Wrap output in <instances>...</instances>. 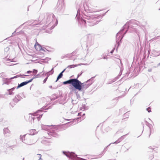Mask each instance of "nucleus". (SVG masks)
I'll return each instance as SVG.
<instances>
[{"instance_id": "f257e3e1", "label": "nucleus", "mask_w": 160, "mask_h": 160, "mask_svg": "<svg viewBox=\"0 0 160 160\" xmlns=\"http://www.w3.org/2000/svg\"><path fill=\"white\" fill-rule=\"evenodd\" d=\"M80 10L78 9L76 18L78 20L79 25H80L81 27L82 28L86 27V24L87 23L90 26H92L98 24L99 21H98L97 19L99 17H100V15H91L88 13H84L83 19L80 18Z\"/></svg>"}, {"instance_id": "f03ea898", "label": "nucleus", "mask_w": 160, "mask_h": 160, "mask_svg": "<svg viewBox=\"0 0 160 160\" xmlns=\"http://www.w3.org/2000/svg\"><path fill=\"white\" fill-rule=\"evenodd\" d=\"M95 77H92L87 81L82 83L78 80H77L75 88L79 91L84 92L93 82V80Z\"/></svg>"}, {"instance_id": "7ed1b4c3", "label": "nucleus", "mask_w": 160, "mask_h": 160, "mask_svg": "<svg viewBox=\"0 0 160 160\" xmlns=\"http://www.w3.org/2000/svg\"><path fill=\"white\" fill-rule=\"evenodd\" d=\"M20 139L23 142L28 145H32L35 143L37 140L34 138L32 137L29 134H26L20 136Z\"/></svg>"}, {"instance_id": "20e7f679", "label": "nucleus", "mask_w": 160, "mask_h": 160, "mask_svg": "<svg viewBox=\"0 0 160 160\" xmlns=\"http://www.w3.org/2000/svg\"><path fill=\"white\" fill-rule=\"evenodd\" d=\"M133 25H137L139 26V22L135 20H130L128 22H127L126 24L123 26L122 30H124L126 28L128 29L125 32L126 33L128 30H129L133 28L134 27Z\"/></svg>"}, {"instance_id": "39448f33", "label": "nucleus", "mask_w": 160, "mask_h": 160, "mask_svg": "<svg viewBox=\"0 0 160 160\" xmlns=\"http://www.w3.org/2000/svg\"><path fill=\"white\" fill-rule=\"evenodd\" d=\"M142 31V29L141 27H138V28H133L129 30H128L131 32H135L138 35V39L140 41V36L141 32Z\"/></svg>"}, {"instance_id": "423d86ee", "label": "nucleus", "mask_w": 160, "mask_h": 160, "mask_svg": "<svg viewBox=\"0 0 160 160\" xmlns=\"http://www.w3.org/2000/svg\"><path fill=\"white\" fill-rule=\"evenodd\" d=\"M77 78L71 79L69 80L63 82V83L64 85L70 84L75 88L76 87Z\"/></svg>"}, {"instance_id": "0eeeda50", "label": "nucleus", "mask_w": 160, "mask_h": 160, "mask_svg": "<svg viewBox=\"0 0 160 160\" xmlns=\"http://www.w3.org/2000/svg\"><path fill=\"white\" fill-rule=\"evenodd\" d=\"M122 30V29L119 32H118L117 34V35H116V43L117 44L118 47L119 46V42L120 41H121V40H122V39L123 38V37L124 36V34H126L125 33L124 34V35L121 38L120 37V36H122L121 34H120V35L119 36H118L120 34V32H122V31H123V30Z\"/></svg>"}, {"instance_id": "6e6552de", "label": "nucleus", "mask_w": 160, "mask_h": 160, "mask_svg": "<svg viewBox=\"0 0 160 160\" xmlns=\"http://www.w3.org/2000/svg\"><path fill=\"white\" fill-rule=\"evenodd\" d=\"M84 7L85 12H84L83 14L84 13H88L91 15H96L94 14V12L92 11L93 10L91 8L89 7L88 5H86Z\"/></svg>"}, {"instance_id": "1a4fd4ad", "label": "nucleus", "mask_w": 160, "mask_h": 160, "mask_svg": "<svg viewBox=\"0 0 160 160\" xmlns=\"http://www.w3.org/2000/svg\"><path fill=\"white\" fill-rule=\"evenodd\" d=\"M41 112V110H38L35 113H34V115L33 116H32L31 117V119H32L33 121H34V119L36 118H37L38 119V121H39L40 119V117H42V114L41 115L40 114L39 117H35V116H36L37 115H38L37 113H38V112Z\"/></svg>"}, {"instance_id": "9d476101", "label": "nucleus", "mask_w": 160, "mask_h": 160, "mask_svg": "<svg viewBox=\"0 0 160 160\" xmlns=\"http://www.w3.org/2000/svg\"><path fill=\"white\" fill-rule=\"evenodd\" d=\"M32 80L33 79H31L28 81H26L22 82L20 84H18V86L17 87V89H18V88L22 87L28 84V83L31 82L32 81Z\"/></svg>"}, {"instance_id": "9b49d317", "label": "nucleus", "mask_w": 160, "mask_h": 160, "mask_svg": "<svg viewBox=\"0 0 160 160\" xmlns=\"http://www.w3.org/2000/svg\"><path fill=\"white\" fill-rule=\"evenodd\" d=\"M54 15L52 13L48 14L47 16V18L46 21V23H50L53 20Z\"/></svg>"}, {"instance_id": "f8f14e48", "label": "nucleus", "mask_w": 160, "mask_h": 160, "mask_svg": "<svg viewBox=\"0 0 160 160\" xmlns=\"http://www.w3.org/2000/svg\"><path fill=\"white\" fill-rule=\"evenodd\" d=\"M17 77V76H15L11 78L10 79H8L7 78H3L2 81L3 82V83L2 84V85H3L4 84H8L9 83L8 80L12 79L14 78H16Z\"/></svg>"}, {"instance_id": "ddd939ff", "label": "nucleus", "mask_w": 160, "mask_h": 160, "mask_svg": "<svg viewBox=\"0 0 160 160\" xmlns=\"http://www.w3.org/2000/svg\"><path fill=\"white\" fill-rule=\"evenodd\" d=\"M32 21H28V22H25L22 25H22L24 24H25L27 23H28L27 24V25L28 26H29V25L34 26V25H37L38 24L36 23V22H37L35 20V21H33L32 22H31Z\"/></svg>"}, {"instance_id": "4468645a", "label": "nucleus", "mask_w": 160, "mask_h": 160, "mask_svg": "<svg viewBox=\"0 0 160 160\" xmlns=\"http://www.w3.org/2000/svg\"><path fill=\"white\" fill-rule=\"evenodd\" d=\"M124 136H122L121 137L117 140L116 141L114 142L111 143L109 145H108L107 146V147L109 146L112 143H113V144L115 143V144H117L120 142L124 139V137H123Z\"/></svg>"}, {"instance_id": "2eb2a0df", "label": "nucleus", "mask_w": 160, "mask_h": 160, "mask_svg": "<svg viewBox=\"0 0 160 160\" xmlns=\"http://www.w3.org/2000/svg\"><path fill=\"white\" fill-rule=\"evenodd\" d=\"M48 135H50L54 137H58L59 136V135L58 133H57L56 132H49V133H48Z\"/></svg>"}, {"instance_id": "dca6fc26", "label": "nucleus", "mask_w": 160, "mask_h": 160, "mask_svg": "<svg viewBox=\"0 0 160 160\" xmlns=\"http://www.w3.org/2000/svg\"><path fill=\"white\" fill-rule=\"evenodd\" d=\"M3 132L6 136H8V134L10 133V131L8 128H5L3 129Z\"/></svg>"}, {"instance_id": "f3484780", "label": "nucleus", "mask_w": 160, "mask_h": 160, "mask_svg": "<svg viewBox=\"0 0 160 160\" xmlns=\"http://www.w3.org/2000/svg\"><path fill=\"white\" fill-rule=\"evenodd\" d=\"M37 46H38V47H39V49L40 50H42V51H45L41 47V46L40 45V44H39L37 42L35 45V48L36 49H38V48H37Z\"/></svg>"}, {"instance_id": "a211bd4d", "label": "nucleus", "mask_w": 160, "mask_h": 160, "mask_svg": "<svg viewBox=\"0 0 160 160\" xmlns=\"http://www.w3.org/2000/svg\"><path fill=\"white\" fill-rule=\"evenodd\" d=\"M15 87H13L11 89L8 90V94L10 95H13L14 93L12 92L15 89Z\"/></svg>"}, {"instance_id": "6ab92c4d", "label": "nucleus", "mask_w": 160, "mask_h": 160, "mask_svg": "<svg viewBox=\"0 0 160 160\" xmlns=\"http://www.w3.org/2000/svg\"><path fill=\"white\" fill-rule=\"evenodd\" d=\"M37 133L35 129H32L30 131V134H29L30 135H33Z\"/></svg>"}, {"instance_id": "aec40b11", "label": "nucleus", "mask_w": 160, "mask_h": 160, "mask_svg": "<svg viewBox=\"0 0 160 160\" xmlns=\"http://www.w3.org/2000/svg\"><path fill=\"white\" fill-rule=\"evenodd\" d=\"M117 78H116L112 80H110L107 82V84H111L113 82H115L117 80Z\"/></svg>"}, {"instance_id": "412c9836", "label": "nucleus", "mask_w": 160, "mask_h": 160, "mask_svg": "<svg viewBox=\"0 0 160 160\" xmlns=\"http://www.w3.org/2000/svg\"><path fill=\"white\" fill-rule=\"evenodd\" d=\"M42 72H40L39 73L36 75L35 74H34L33 75L34 76V77L32 78V79H34V78H40L41 77V74Z\"/></svg>"}, {"instance_id": "4be33fe9", "label": "nucleus", "mask_w": 160, "mask_h": 160, "mask_svg": "<svg viewBox=\"0 0 160 160\" xmlns=\"http://www.w3.org/2000/svg\"><path fill=\"white\" fill-rule=\"evenodd\" d=\"M63 76V74L62 73H60L59 75L58 76L56 82H57L59 79L61 78Z\"/></svg>"}, {"instance_id": "5701e85b", "label": "nucleus", "mask_w": 160, "mask_h": 160, "mask_svg": "<svg viewBox=\"0 0 160 160\" xmlns=\"http://www.w3.org/2000/svg\"><path fill=\"white\" fill-rule=\"evenodd\" d=\"M78 65H74V64L71 65H70L68 66L66 68H67V69L68 68H74L75 67H76V66H78Z\"/></svg>"}, {"instance_id": "b1692460", "label": "nucleus", "mask_w": 160, "mask_h": 160, "mask_svg": "<svg viewBox=\"0 0 160 160\" xmlns=\"http://www.w3.org/2000/svg\"><path fill=\"white\" fill-rule=\"evenodd\" d=\"M16 97L19 101L21 100L22 98L19 95H17Z\"/></svg>"}, {"instance_id": "393cba45", "label": "nucleus", "mask_w": 160, "mask_h": 160, "mask_svg": "<svg viewBox=\"0 0 160 160\" xmlns=\"http://www.w3.org/2000/svg\"><path fill=\"white\" fill-rule=\"evenodd\" d=\"M13 101L14 102L16 103H17L19 101H18V100L17 99V98L16 97H15L13 99Z\"/></svg>"}, {"instance_id": "a878e982", "label": "nucleus", "mask_w": 160, "mask_h": 160, "mask_svg": "<svg viewBox=\"0 0 160 160\" xmlns=\"http://www.w3.org/2000/svg\"><path fill=\"white\" fill-rule=\"evenodd\" d=\"M32 72L34 73L35 75L38 72V70H37L33 69V71H32Z\"/></svg>"}, {"instance_id": "bb28decb", "label": "nucleus", "mask_w": 160, "mask_h": 160, "mask_svg": "<svg viewBox=\"0 0 160 160\" xmlns=\"http://www.w3.org/2000/svg\"><path fill=\"white\" fill-rule=\"evenodd\" d=\"M76 96H77V98L78 99H79L80 98V95L78 94V92H76Z\"/></svg>"}, {"instance_id": "cd10ccee", "label": "nucleus", "mask_w": 160, "mask_h": 160, "mask_svg": "<svg viewBox=\"0 0 160 160\" xmlns=\"http://www.w3.org/2000/svg\"><path fill=\"white\" fill-rule=\"evenodd\" d=\"M37 155L38 156L39 159H41L42 157V155L41 154H37Z\"/></svg>"}, {"instance_id": "c85d7f7f", "label": "nucleus", "mask_w": 160, "mask_h": 160, "mask_svg": "<svg viewBox=\"0 0 160 160\" xmlns=\"http://www.w3.org/2000/svg\"><path fill=\"white\" fill-rule=\"evenodd\" d=\"M147 110L148 111V112H151V108L150 107H148V108H147Z\"/></svg>"}, {"instance_id": "c756f323", "label": "nucleus", "mask_w": 160, "mask_h": 160, "mask_svg": "<svg viewBox=\"0 0 160 160\" xmlns=\"http://www.w3.org/2000/svg\"><path fill=\"white\" fill-rule=\"evenodd\" d=\"M48 77H46L45 79H44V80L43 81V83H45L46 81H47V79H48Z\"/></svg>"}, {"instance_id": "7c9ffc66", "label": "nucleus", "mask_w": 160, "mask_h": 160, "mask_svg": "<svg viewBox=\"0 0 160 160\" xmlns=\"http://www.w3.org/2000/svg\"><path fill=\"white\" fill-rule=\"evenodd\" d=\"M49 72H47L46 74L47 75V77H48V78L49 76L50 75V74L49 73Z\"/></svg>"}, {"instance_id": "2f4dec72", "label": "nucleus", "mask_w": 160, "mask_h": 160, "mask_svg": "<svg viewBox=\"0 0 160 160\" xmlns=\"http://www.w3.org/2000/svg\"><path fill=\"white\" fill-rule=\"evenodd\" d=\"M32 72V71H28L27 72V73L28 74H30Z\"/></svg>"}, {"instance_id": "473e14b6", "label": "nucleus", "mask_w": 160, "mask_h": 160, "mask_svg": "<svg viewBox=\"0 0 160 160\" xmlns=\"http://www.w3.org/2000/svg\"><path fill=\"white\" fill-rule=\"evenodd\" d=\"M13 59H12V60L10 59H7V61H10V62H13Z\"/></svg>"}, {"instance_id": "72a5a7b5", "label": "nucleus", "mask_w": 160, "mask_h": 160, "mask_svg": "<svg viewBox=\"0 0 160 160\" xmlns=\"http://www.w3.org/2000/svg\"><path fill=\"white\" fill-rule=\"evenodd\" d=\"M73 122H69L68 123H67V125H68L69 124H70V125L72 124Z\"/></svg>"}, {"instance_id": "f704fd0d", "label": "nucleus", "mask_w": 160, "mask_h": 160, "mask_svg": "<svg viewBox=\"0 0 160 160\" xmlns=\"http://www.w3.org/2000/svg\"><path fill=\"white\" fill-rule=\"evenodd\" d=\"M67 70V68H66L64 69L61 73H62V74L65 72V71Z\"/></svg>"}, {"instance_id": "c9c22d12", "label": "nucleus", "mask_w": 160, "mask_h": 160, "mask_svg": "<svg viewBox=\"0 0 160 160\" xmlns=\"http://www.w3.org/2000/svg\"><path fill=\"white\" fill-rule=\"evenodd\" d=\"M114 48L112 50V51L110 52V53H112L114 52Z\"/></svg>"}, {"instance_id": "e433bc0d", "label": "nucleus", "mask_w": 160, "mask_h": 160, "mask_svg": "<svg viewBox=\"0 0 160 160\" xmlns=\"http://www.w3.org/2000/svg\"><path fill=\"white\" fill-rule=\"evenodd\" d=\"M148 71L149 72H151L152 71V69L151 68H150V69H149L148 70Z\"/></svg>"}, {"instance_id": "4c0bfd02", "label": "nucleus", "mask_w": 160, "mask_h": 160, "mask_svg": "<svg viewBox=\"0 0 160 160\" xmlns=\"http://www.w3.org/2000/svg\"><path fill=\"white\" fill-rule=\"evenodd\" d=\"M82 73H81L80 74H78V77L77 78H78L82 74Z\"/></svg>"}, {"instance_id": "58836bf2", "label": "nucleus", "mask_w": 160, "mask_h": 160, "mask_svg": "<svg viewBox=\"0 0 160 160\" xmlns=\"http://www.w3.org/2000/svg\"><path fill=\"white\" fill-rule=\"evenodd\" d=\"M53 68H52V69H51V70L50 71H49L50 72H52V74L53 73Z\"/></svg>"}, {"instance_id": "ea45409f", "label": "nucleus", "mask_w": 160, "mask_h": 160, "mask_svg": "<svg viewBox=\"0 0 160 160\" xmlns=\"http://www.w3.org/2000/svg\"><path fill=\"white\" fill-rule=\"evenodd\" d=\"M81 112H79L78 113V116H81Z\"/></svg>"}, {"instance_id": "a19ab883", "label": "nucleus", "mask_w": 160, "mask_h": 160, "mask_svg": "<svg viewBox=\"0 0 160 160\" xmlns=\"http://www.w3.org/2000/svg\"><path fill=\"white\" fill-rule=\"evenodd\" d=\"M49 88H52V86H49Z\"/></svg>"}, {"instance_id": "79ce46f5", "label": "nucleus", "mask_w": 160, "mask_h": 160, "mask_svg": "<svg viewBox=\"0 0 160 160\" xmlns=\"http://www.w3.org/2000/svg\"><path fill=\"white\" fill-rule=\"evenodd\" d=\"M16 31H15L12 33V35H13L14 34H15V33L16 32Z\"/></svg>"}, {"instance_id": "37998d69", "label": "nucleus", "mask_w": 160, "mask_h": 160, "mask_svg": "<svg viewBox=\"0 0 160 160\" xmlns=\"http://www.w3.org/2000/svg\"><path fill=\"white\" fill-rule=\"evenodd\" d=\"M149 148H150V149H153L151 147H149Z\"/></svg>"}, {"instance_id": "c03bdc74", "label": "nucleus", "mask_w": 160, "mask_h": 160, "mask_svg": "<svg viewBox=\"0 0 160 160\" xmlns=\"http://www.w3.org/2000/svg\"><path fill=\"white\" fill-rule=\"evenodd\" d=\"M6 49L8 50L9 49V48L8 47H7L6 48Z\"/></svg>"}, {"instance_id": "a18cd8bd", "label": "nucleus", "mask_w": 160, "mask_h": 160, "mask_svg": "<svg viewBox=\"0 0 160 160\" xmlns=\"http://www.w3.org/2000/svg\"><path fill=\"white\" fill-rule=\"evenodd\" d=\"M29 75H24V76H29Z\"/></svg>"}, {"instance_id": "49530a36", "label": "nucleus", "mask_w": 160, "mask_h": 160, "mask_svg": "<svg viewBox=\"0 0 160 160\" xmlns=\"http://www.w3.org/2000/svg\"><path fill=\"white\" fill-rule=\"evenodd\" d=\"M38 160H43L42 158H41V159H38Z\"/></svg>"}, {"instance_id": "de8ad7c7", "label": "nucleus", "mask_w": 160, "mask_h": 160, "mask_svg": "<svg viewBox=\"0 0 160 160\" xmlns=\"http://www.w3.org/2000/svg\"><path fill=\"white\" fill-rule=\"evenodd\" d=\"M158 66H160V62L158 63Z\"/></svg>"}, {"instance_id": "09e8293b", "label": "nucleus", "mask_w": 160, "mask_h": 160, "mask_svg": "<svg viewBox=\"0 0 160 160\" xmlns=\"http://www.w3.org/2000/svg\"><path fill=\"white\" fill-rule=\"evenodd\" d=\"M85 115V113H83V115H83V116H84V115Z\"/></svg>"}, {"instance_id": "8fccbe9b", "label": "nucleus", "mask_w": 160, "mask_h": 160, "mask_svg": "<svg viewBox=\"0 0 160 160\" xmlns=\"http://www.w3.org/2000/svg\"><path fill=\"white\" fill-rule=\"evenodd\" d=\"M103 58H104V59H105L106 58L105 57H104Z\"/></svg>"}, {"instance_id": "3c124183", "label": "nucleus", "mask_w": 160, "mask_h": 160, "mask_svg": "<svg viewBox=\"0 0 160 160\" xmlns=\"http://www.w3.org/2000/svg\"><path fill=\"white\" fill-rule=\"evenodd\" d=\"M120 62H121V64L122 65V62H121V61H120Z\"/></svg>"}, {"instance_id": "603ef678", "label": "nucleus", "mask_w": 160, "mask_h": 160, "mask_svg": "<svg viewBox=\"0 0 160 160\" xmlns=\"http://www.w3.org/2000/svg\"><path fill=\"white\" fill-rule=\"evenodd\" d=\"M56 88H53L52 89H56Z\"/></svg>"}, {"instance_id": "864d4df0", "label": "nucleus", "mask_w": 160, "mask_h": 160, "mask_svg": "<svg viewBox=\"0 0 160 160\" xmlns=\"http://www.w3.org/2000/svg\"><path fill=\"white\" fill-rule=\"evenodd\" d=\"M122 69H121V70H120V71H122Z\"/></svg>"}, {"instance_id": "5fc2aeb1", "label": "nucleus", "mask_w": 160, "mask_h": 160, "mask_svg": "<svg viewBox=\"0 0 160 160\" xmlns=\"http://www.w3.org/2000/svg\"><path fill=\"white\" fill-rule=\"evenodd\" d=\"M44 72V71H42L41 72L42 73V72Z\"/></svg>"}, {"instance_id": "6e6d98bb", "label": "nucleus", "mask_w": 160, "mask_h": 160, "mask_svg": "<svg viewBox=\"0 0 160 160\" xmlns=\"http://www.w3.org/2000/svg\"><path fill=\"white\" fill-rule=\"evenodd\" d=\"M42 129H45L44 128H43L42 127Z\"/></svg>"}, {"instance_id": "4d7b16f0", "label": "nucleus", "mask_w": 160, "mask_h": 160, "mask_svg": "<svg viewBox=\"0 0 160 160\" xmlns=\"http://www.w3.org/2000/svg\"><path fill=\"white\" fill-rule=\"evenodd\" d=\"M51 28H53V27H51Z\"/></svg>"}, {"instance_id": "13d9d810", "label": "nucleus", "mask_w": 160, "mask_h": 160, "mask_svg": "<svg viewBox=\"0 0 160 160\" xmlns=\"http://www.w3.org/2000/svg\"><path fill=\"white\" fill-rule=\"evenodd\" d=\"M51 28H53V27H51Z\"/></svg>"}, {"instance_id": "bf43d9fd", "label": "nucleus", "mask_w": 160, "mask_h": 160, "mask_svg": "<svg viewBox=\"0 0 160 160\" xmlns=\"http://www.w3.org/2000/svg\"><path fill=\"white\" fill-rule=\"evenodd\" d=\"M51 28H53V27H51Z\"/></svg>"}, {"instance_id": "052dcab7", "label": "nucleus", "mask_w": 160, "mask_h": 160, "mask_svg": "<svg viewBox=\"0 0 160 160\" xmlns=\"http://www.w3.org/2000/svg\"><path fill=\"white\" fill-rule=\"evenodd\" d=\"M159 10H160V8H159Z\"/></svg>"}, {"instance_id": "680f3d73", "label": "nucleus", "mask_w": 160, "mask_h": 160, "mask_svg": "<svg viewBox=\"0 0 160 160\" xmlns=\"http://www.w3.org/2000/svg\"><path fill=\"white\" fill-rule=\"evenodd\" d=\"M23 160H24V158H23Z\"/></svg>"}]
</instances>
